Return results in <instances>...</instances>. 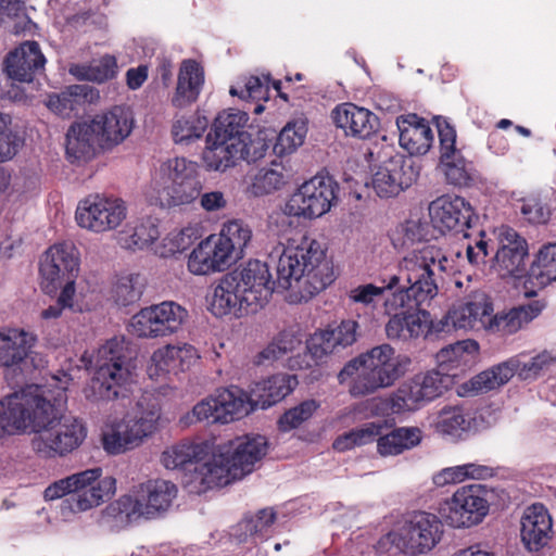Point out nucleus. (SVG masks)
<instances>
[{"label":"nucleus","instance_id":"1","mask_svg":"<svg viewBox=\"0 0 556 556\" xmlns=\"http://www.w3.org/2000/svg\"><path fill=\"white\" fill-rule=\"evenodd\" d=\"M452 270L451 261L441 248L428 244L404 257L397 273L384 282V314L393 316L384 326L389 339L407 341L428 338L431 316L419 309L438 294L437 279Z\"/></svg>","mask_w":556,"mask_h":556},{"label":"nucleus","instance_id":"2","mask_svg":"<svg viewBox=\"0 0 556 556\" xmlns=\"http://www.w3.org/2000/svg\"><path fill=\"white\" fill-rule=\"evenodd\" d=\"M230 273L239 282L252 313L268 303L276 286L282 290L296 287L313 296L336 279L332 262L326 258L325 249L317 240L306 236L299 243L294 244L293 241L282 248L276 265V280L267 263L258 260H250Z\"/></svg>","mask_w":556,"mask_h":556},{"label":"nucleus","instance_id":"3","mask_svg":"<svg viewBox=\"0 0 556 556\" xmlns=\"http://www.w3.org/2000/svg\"><path fill=\"white\" fill-rule=\"evenodd\" d=\"M298 384V379L289 374H276L254 383L250 393L236 386L217 389L213 395L202 400L192 409L199 421L228 424L240 419L255 408H268L287 395Z\"/></svg>","mask_w":556,"mask_h":556},{"label":"nucleus","instance_id":"4","mask_svg":"<svg viewBox=\"0 0 556 556\" xmlns=\"http://www.w3.org/2000/svg\"><path fill=\"white\" fill-rule=\"evenodd\" d=\"M249 119V114L240 110L218 113L206 136L207 146L202 154L207 169L225 172L239 161L252 163L265 156L269 144L260 136L253 137Z\"/></svg>","mask_w":556,"mask_h":556},{"label":"nucleus","instance_id":"5","mask_svg":"<svg viewBox=\"0 0 556 556\" xmlns=\"http://www.w3.org/2000/svg\"><path fill=\"white\" fill-rule=\"evenodd\" d=\"M63 395L59 393V397ZM62 399L46 396L40 386H29L0 400V440L7 437L40 432V428L52 424L58 417L56 402Z\"/></svg>","mask_w":556,"mask_h":556},{"label":"nucleus","instance_id":"6","mask_svg":"<svg viewBox=\"0 0 556 556\" xmlns=\"http://www.w3.org/2000/svg\"><path fill=\"white\" fill-rule=\"evenodd\" d=\"M202 188L198 163L177 156L160 165L144 194L152 205L176 207L193 203Z\"/></svg>","mask_w":556,"mask_h":556},{"label":"nucleus","instance_id":"7","mask_svg":"<svg viewBox=\"0 0 556 556\" xmlns=\"http://www.w3.org/2000/svg\"><path fill=\"white\" fill-rule=\"evenodd\" d=\"M96 364L90 383L94 399L113 401L127 397L134 367L125 340L115 337L102 344L98 349Z\"/></svg>","mask_w":556,"mask_h":556},{"label":"nucleus","instance_id":"8","mask_svg":"<svg viewBox=\"0 0 556 556\" xmlns=\"http://www.w3.org/2000/svg\"><path fill=\"white\" fill-rule=\"evenodd\" d=\"M443 525L439 517L415 511L401 520L384 535L391 548L408 556L430 552L441 540Z\"/></svg>","mask_w":556,"mask_h":556},{"label":"nucleus","instance_id":"9","mask_svg":"<svg viewBox=\"0 0 556 556\" xmlns=\"http://www.w3.org/2000/svg\"><path fill=\"white\" fill-rule=\"evenodd\" d=\"M554 358L544 351L527 362H521L518 356L484 370L472 377L466 387L473 393H486L507 383L515 374L522 380L535 379L543 370L547 369Z\"/></svg>","mask_w":556,"mask_h":556},{"label":"nucleus","instance_id":"10","mask_svg":"<svg viewBox=\"0 0 556 556\" xmlns=\"http://www.w3.org/2000/svg\"><path fill=\"white\" fill-rule=\"evenodd\" d=\"M338 184L329 176L316 175L303 182L285 205L289 216L316 218L326 214L337 199Z\"/></svg>","mask_w":556,"mask_h":556},{"label":"nucleus","instance_id":"11","mask_svg":"<svg viewBox=\"0 0 556 556\" xmlns=\"http://www.w3.org/2000/svg\"><path fill=\"white\" fill-rule=\"evenodd\" d=\"M87 429L83 421L72 416H61L31 440L33 450L40 456H64L76 450L85 440Z\"/></svg>","mask_w":556,"mask_h":556},{"label":"nucleus","instance_id":"12","mask_svg":"<svg viewBox=\"0 0 556 556\" xmlns=\"http://www.w3.org/2000/svg\"><path fill=\"white\" fill-rule=\"evenodd\" d=\"M489 508V492L481 484H471L457 489L441 505L440 514L453 528H469L480 523Z\"/></svg>","mask_w":556,"mask_h":556},{"label":"nucleus","instance_id":"13","mask_svg":"<svg viewBox=\"0 0 556 556\" xmlns=\"http://www.w3.org/2000/svg\"><path fill=\"white\" fill-rule=\"evenodd\" d=\"M187 317L185 307L173 301H164L141 308L131 317L130 327L139 338H163L180 330Z\"/></svg>","mask_w":556,"mask_h":556},{"label":"nucleus","instance_id":"14","mask_svg":"<svg viewBox=\"0 0 556 556\" xmlns=\"http://www.w3.org/2000/svg\"><path fill=\"white\" fill-rule=\"evenodd\" d=\"M127 207L121 198L89 195L76 210L77 224L97 233L116 229L126 218Z\"/></svg>","mask_w":556,"mask_h":556},{"label":"nucleus","instance_id":"15","mask_svg":"<svg viewBox=\"0 0 556 556\" xmlns=\"http://www.w3.org/2000/svg\"><path fill=\"white\" fill-rule=\"evenodd\" d=\"M492 312L493 306L488 294L481 290L472 291L463 302L448 309L439 323L431 321V332L428 338L451 329H472L478 324L483 326L484 318H489Z\"/></svg>","mask_w":556,"mask_h":556},{"label":"nucleus","instance_id":"16","mask_svg":"<svg viewBox=\"0 0 556 556\" xmlns=\"http://www.w3.org/2000/svg\"><path fill=\"white\" fill-rule=\"evenodd\" d=\"M353 378L350 392L354 396L372 393L382 387V345L350 361L339 372L340 383Z\"/></svg>","mask_w":556,"mask_h":556},{"label":"nucleus","instance_id":"17","mask_svg":"<svg viewBox=\"0 0 556 556\" xmlns=\"http://www.w3.org/2000/svg\"><path fill=\"white\" fill-rule=\"evenodd\" d=\"M78 252L73 243L62 242L50 247L39 264L41 288L46 293L54 292L67 277H77Z\"/></svg>","mask_w":556,"mask_h":556},{"label":"nucleus","instance_id":"18","mask_svg":"<svg viewBox=\"0 0 556 556\" xmlns=\"http://www.w3.org/2000/svg\"><path fill=\"white\" fill-rule=\"evenodd\" d=\"M159 414L150 410L139 418H124L113 425L111 432L104 433L102 443L110 454H119L138 446L157 428Z\"/></svg>","mask_w":556,"mask_h":556},{"label":"nucleus","instance_id":"19","mask_svg":"<svg viewBox=\"0 0 556 556\" xmlns=\"http://www.w3.org/2000/svg\"><path fill=\"white\" fill-rule=\"evenodd\" d=\"M102 469L97 467L68 476L71 489L75 493L70 504L74 513L86 511L100 505L104 497L114 493L115 479L106 477L100 479Z\"/></svg>","mask_w":556,"mask_h":556},{"label":"nucleus","instance_id":"20","mask_svg":"<svg viewBox=\"0 0 556 556\" xmlns=\"http://www.w3.org/2000/svg\"><path fill=\"white\" fill-rule=\"evenodd\" d=\"M428 211L433 227L441 232H463L477 219L470 203L458 195H441L429 204Z\"/></svg>","mask_w":556,"mask_h":556},{"label":"nucleus","instance_id":"21","mask_svg":"<svg viewBox=\"0 0 556 556\" xmlns=\"http://www.w3.org/2000/svg\"><path fill=\"white\" fill-rule=\"evenodd\" d=\"M99 147L102 151H109L121 144L132 131V112L123 105L97 114L89 122Z\"/></svg>","mask_w":556,"mask_h":556},{"label":"nucleus","instance_id":"22","mask_svg":"<svg viewBox=\"0 0 556 556\" xmlns=\"http://www.w3.org/2000/svg\"><path fill=\"white\" fill-rule=\"evenodd\" d=\"M237 258L217 233L202 240L190 253L188 270L193 275L204 276L228 269Z\"/></svg>","mask_w":556,"mask_h":556},{"label":"nucleus","instance_id":"23","mask_svg":"<svg viewBox=\"0 0 556 556\" xmlns=\"http://www.w3.org/2000/svg\"><path fill=\"white\" fill-rule=\"evenodd\" d=\"M267 445L266 438L257 434L237 437L218 447L232 468V477L242 479L252 472L255 464L265 456Z\"/></svg>","mask_w":556,"mask_h":556},{"label":"nucleus","instance_id":"24","mask_svg":"<svg viewBox=\"0 0 556 556\" xmlns=\"http://www.w3.org/2000/svg\"><path fill=\"white\" fill-rule=\"evenodd\" d=\"M528 244L515 229L502 227L498 232V247L493 257V267L502 277H519L526 269Z\"/></svg>","mask_w":556,"mask_h":556},{"label":"nucleus","instance_id":"25","mask_svg":"<svg viewBox=\"0 0 556 556\" xmlns=\"http://www.w3.org/2000/svg\"><path fill=\"white\" fill-rule=\"evenodd\" d=\"M208 309L216 317L227 315L237 318L252 313V308L244 301L239 282L231 273L225 274L214 286L211 296H207Z\"/></svg>","mask_w":556,"mask_h":556},{"label":"nucleus","instance_id":"26","mask_svg":"<svg viewBox=\"0 0 556 556\" xmlns=\"http://www.w3.org/2000/svg\"><path fill=\"white\" fill-rule=\"evenodd\" d=\"M36 341L34 334L23 329L0 330V368L22 372Z\"/></svg>","mask_w":556,"mask_h":556},{"label":"nucleus","instance_id":"27","mask_svg":"<svg viewBox=\"0 0 556 556\" xmlns=\"http://www.w3.org/2000/svg\"><path fill=\"white\" fill-rule=\"evenodd\" d=\"M236 480H239L238 477H232V468L218 448V452L207 460H204V454L201 455L191 478L186 480V484H194L197 492L201 493L225 486Z\"/></svg>","mask_w":556,"mask_h":556},{"label":"nucleus","instance_id":"28","mask_svg":"<svg viewBox=\"0 0 556 556\" xmlns=\"http://www.w3.org/2000/svg\"><path fill=\"white\" fill-rule=\"evenodd\" d=\"M334 125L342 128L345 135L369 138L380 125L379 117L365 108L351 102L338 104L331 112Z\"/></svg>","mask_w":556,"mask_h":556},{"label":"nucleus","instance_id":"29","mask_svg":"<svg viewBox=\"0 0 556 556\" xmlns=\"http://www.w3.org/2000/svg\"><path fill=\"white\" fill-rule=\"evenodd\" d=\"M395 126L399 142L412 155L426 154L433 144L434 135L428 122L417 114L397 116Z\"/></svg>","mask_w":556,"mask_h":556},{"label":"nucleus","instance_id":"30","mask_svg":"<svg viewBox=\"0 0 556 556\" xmlns=\"http://www.w3.org/2000/svg\"><path fill=\"white\" fill-rule=\"evenodd\" d=\"M45 63L38 42L26 41L8 54L4 66L10 78L29 83L43 70Z\"/></svg>","mask_w":556,"mask_h":556},{"label":"nucleus","instance_id":"31","mask_svg":"<svg viewBox=\"0 0 556 556\" xmlns=\"http://www.w3.org/2000/svg\"><path fill=\"white\" fill-rule=\"evenodd\" d=\"M552 533V518L542 504L528 507L521 518L520 536L525 547L530 552H538L549 541Z\"/></svg>","mask_w":556,"mask_h":556},{"label":"nucleus","instance_id":"32","mask_svg":"<svg viewBox=\"0 0 556 556\" xmlns=\"http://www.w3.org/2000/svg\"><path fill=\"white\" fill-rule=\"evenodd\" d=\"M135 491L143 510V517L147 519L154 518L161 513L166 511L178 492L177 486L173 482L162 479L141 483Z\"/></svg>","mask_w":556,"mask_h":556},{"label":"nucleus","instance_id":"33","mask_svg":"<svg viewBox=\"0 0 556 556\" xmlns=\"http://www.w3.org/2000/svg\"><path fill=\"white\" fill-rule=\"evenodd\" d=\"M195 357V349L191 345H166L153 352L147 372L151 379H157L166 374L185 371Z\"/></svg>","mask_w":556,"mask_h":556},{"label":"nucleus","instance_id":"34","mask_svg":"<svg viewBox=\"0 0 556 556\" xmlns=\"http://www.w3.org/2000/svg\"><path fill=\"white\" fill-rule=\"evenodd\" d=\"M204 85V70L199 62L187 59L181 62L177 86L172 97V104L182 109L197 102Z\"/></svg>","mask_w":556,"mask_h":556},{"label":"nucleus","instance_id":"35","mask_svg":"<svg viewBox=\"0 0 556 556\" xmlns=\"http://www.w3.org/2000/svg\"><path fill=\"white\" fill-rule=\"evenodd\" d=\"M204 85V70L199 62L187 59L181 62L177 86L172 97V104L182 109L197 102Z\"/></svg>","mask_w":556,"mask_h":556},{"label":"nucleus","instance_id":"36","mask_svg":"<svg viewBox=\"0 0 556 556\" xmlns=\"http://www.w3.org/2000/svg\"><path fill=\"white\" fill-rule=\"evenodd\" d=\"M99 151L96 132L89 122L75 123L66 132V157L71 163H86L92 160Z\"/></svg>","mask_w":556,"mask_h":556},{"label":"nucleus","instance_id":"37","mask_svg":"<svg viewBox=\"0 0 556 556\" xmlns=\"http://www.w3.org/2000/svg\"><path fill=\"white\" fill-rule=\"evenodd\" d=\"M98 97V91L89 85H72L61 93L50 94L47 106L56 115L65 118L71 117L73 112H77Z\"/></svg>","mask_w":556,"mask_h":556},{"label":"nucleus","instance_id":"38","mask_svg":"<svg viewBox=\"0 0 556 556\" xmlns=\"http://www.w3.org/2000/svg\"><path fill=\"white\" fill-rule=\"evenodd\" d=\"M545 307L546 303L542 300L518 305L505 314L495 315L490 323V327L504 336L516 333L535 319Z\"/></svg>","mask_w":556,"mask_h":556},{"label":"nucleus","instance_id":"39","mask_svg":"<svg viewBox=\"0 0 556 556\" xmlns=\"http://www.w3.org/2000/svg\"><path fill=\"white\" fill-rule=\"evenodd\" d=\"M417 178L412 161L402 154L390 155L384 162V197H396Z\"/></svg>","mask_w":556,"mask_h":556},{"label":"nucleus","instance_id":"40","mask_svg":"<svg viewBox=\"0 0 556 556\" xmlns=\"http://www.w3.org/2000/svg\"><path fill=\"white\" fill-rule=\"evenodd\" d=\"M202 454L205 453L200 444H176L162 453L161 463L166 469L182 471L186 481L191 478Z\"/></svg>","mask_w":556,"mask_h":556},{"label":"nucleus","instance_id":"41","mask_svg":"<svg viewBox=\"0 0 556 556\" xmlns=\"http://www.w3.org/2000/svg\"><path fill=\"white\" fill-rule=\"evenodd\" d=\"M270 83L279 98L288 101V94L281 90V81L271 80L269 75H263L262 77L254 75L244 76L237 83V86L230 88L229 92L231 96H238L242 100L267 101L269 98Z\"/></svg>","mask_w":556,"mask_h":556},{"label":"nucleus","instance_id":"42","mask_svg":"<svg viewBox=\"0 0 556 556\" xmlns=\"http://www.w3.org/2000/svg\"><path fill=\"white\" fill-rule=\"evenodd\" d=\"M160 237L156 219L146 217L140 219L132 228L118 233L117 242L121 248L129 251H140L149 248Z\"/></svg>","mask_w":556,"mask_h":556},{"label":"nucleus","instance_id":"43","mask_svg":"<svg viewBox=\"0 0 556 556\" xmlns=\"http://www.w3.org/2000/svg\"><path fill=\"white\" fill-rule=\"evenodd\" d=\"M139 517H143V510L136 491L111 502L101 514L102 521L114 527H125Z\"/></svg>","mask_w":556,"mask_h":556},{"label":"nucleus","instance_id":"44","mask_svg":"<svg viewBox=\"0 0 556 556\" xmlns=\"http://www.w3.org/2000/svg\"><path fill=\"white\" fill-rule=\"evenodd\" d=\"M146 288V279L138 273L121 274L112 283L110 295L118 306H130L138 303Z\"/></svg>","mask_w":556,"mask_h":556},{"label":"nucleus","instance_id":"45","mask_svg":"<svg viewBox=\"0 0 556 556\" xmlns=\"http://www.w3.org/2000/svg\"><path fill=\"white\" fill-rule=\"evenodd\" d=\"M414 394L422 405L440 397L452 384V377L437 370L415 376L409 382Z\"/></svg>","mask_w":556,"mask_h":556},{"label":"nucleus","instance_id":"46","mask_svg":"<svg viewBox=\"0 0 556 556\" xmlns=\"http://www.w3.org/2000/svg\"><path fill=\"white\" fill-rule=\"evenodd\" d=\"M382 425L378 422H368L362 428L352 429L349 432L339 435L332 443L333 450L338 452H345L362 446L374 441L377 442V451L382 455V437L380 431Z\"/></svg>","mask_w":556,"mask_h":556},{"label":"nucleus","instance_id":"47","mask_svg":"<svg viewBox=\"0 0 556 556\" xmlns=\"http://www.w3.org/2000/svg\"><path fill=\"white\" fill-rule=\"evenodd\" d=\"M529 279L539 287L556 281V243L543 245L529 269Z\"/></svg>","mask_w":556,"mask_h":556},{"label":"nucleus","instance_id":"48","mask_svg":"<svg viewBox=\"0 0 556 556\" xmlns=\"http://www.w3.org/2000/svg\"><path fill=\"white\" fill-rule=\"evenodd\" d=\"M494 476V469L485 465L468 463L459 466L446 467L433 476L437 486L459 483L466 479H486Z\"/></svg>","mask_w":556,"mask_h":556},{"label":"nucleus","instance_id":"49","mask_svg":"<svg viewBox=\"0 0 556 556\" xmlns=\"http://www.w3.org/2000/svg\"><path fill=\"white\" fill-rule=\"evenodd\" d=\"M307 134V121L295 118L287 123L277 136L273 151L277 156H283L294 152L303 144Z\"/></svg>","mask_w":556,"mask_h":556},{"label":"nucleus","instance_id":"50","mask_svg":"<svg viewBox=\"0 0 556 556\" xmlns=\"http://www.w3.org/2000/svg\"><path fill=\"white\" fill-rule=\"evenodd\" d=\"M217 236L228 245L238 261L243 257L244 249L251 242L252 229L241 219H231L223 225Z\"/></svg>","mask_w":556,"mask_h":556},{"label":"nucleus","instance_id":"51","mask_svg":"<svg viewBox=\"0 0 556 556\" xmlns=\"http://www.w3.org/2000/svg\"><path fill=\"white\" fill-rule=\"evenodd\" d=\"M422 431L418 427H399L384 433V455H399L420 444Z\"/></svg>","mask_w":556,"mask_h":556},{"label":"nucleus","instance_id":"52","mask_svg":"<svg viewBox=\"0 0 556 556\" xmlns=\"http://www.w3.org/2000/svg\"><path fill=\"white\" fill-rule=\"evenodd\" d=\"M205 116L192 114L177 118L172 127L173 139L176 143L189 144L200 139L207 129Z\"/></svg>","mask_w":556,"mask_h":556},{"label":"nucleus","instance_id":"53","mask_svg":"<svg viewBox=\"0 0 556 556\" xmlns=\"http://www.w3.org/2000/svg\"><path fill=\"white\" fill-rule=\"evenodd\" d=\"M440 159L448 184L463 187L471 181L472 164L463 156L460 151L451 154L448 159L441 156Z\"/></svg>","mask_w":556,"mask_h":556},{"label":"nucleus","instance_id":"54","mask_svg":"<svg viewBox=\"0 0 556 556\" xmlns=\"http://www.w3.org/2000/svg\"><path fill=\"white\" fill-rule=\"evenodd\" d=\"M286 184V176L281 168H261L252 179L249 187L250 192L255 197L270 194L281 189Z\"/></svg>","mask_w":556,"mask_h":556},{"label":"nucleus","instance_id":"55","mask_svg":"<svg viewBox=\"0 0 556 556\" xmlns=\"http://www.w3.org/2000/svg\"><path fill=\"white\" fill-rule=\"evenodd\" d=\"M320 407L316 400H305L299 405L286 410L278 419V428L282 432L290 431L307 421Z\"/></svg>","mask_w":556,"mask_h":556},{"label":"nucleus","instance_id":"56","mask_svg":"<svg viewBox=\"0 0 556 556\" xmlns=\"http://www.w3.org/2000/svg\"><path fill=\"white\" fill-rule=\"evenodd\" d=\"M301 339L291 331L279 332L273 341L258 354L260 363L263 361H277L301 345Z\"/></svg>","mask_w":556,"mask_h":556},{"label":"nucleus","instance_id":"57","mask_svg":"<svg viewBox=\"0 0 556 556\" xmlns=\"http://www.w3.org/2000/svg\"><path fill=\"white\" fill-rule=\"evenodd\" d=\"M469 428V421L459 407H444L439 413L435 429L444 435L456 437Z\"/></svg>","mask_w":556,"mask_h":556},{"label":"nucleus","instance_id":"58","mask_svg":"<svg viewBox=\"0 0 556 556\" xmlns=\"http://www.w3.org/2000/svg\"><path fill=\"white\" fill-rule=\"evenodd\" d=\"M414 393L410 383L402 384L388 399H384V414L388 412V414L399 415L416 410L421 404Z\"/></svg>","mask_w":556,"mask_h":556},{"label":"nucleus","instance_id":"59","mask_svg":"<svg viewBox=\"0 0 556 556\" xmlns=\"http://www.w3.org/2000/svg\"><path fill=\"white\" fill-rule=\"evenodd\" d=\"M410 358L404 354H395L393 348L384 344V387L403 377L410 366Z\"/></svg>","mask_w":556,"mask_h":556},{"label":"nucleus","instance_id":"60","mask_svg":"<svg viewBox=\"0 0 556 556\" xmlns=\"http://www.w3.org/2000/svg\"><path fill=\"white\" fill-rule=\"evenodd\" d=\"M276 521V513L271 508H263L255 516L245 517L240 527L245 534L264 539Z\"/></svg>","mask_w":556,"mask_h":556},{"label":"nucleus","instance_id":"61","mask_svg":"<svg viewBox=\"0 0 556 556\" xmlns=\"http://www.w3.org/2000/svg\"><path fill=\"white\" fill-rule=\"evenodd\" d=\"M306 349L315 361H321L325 356L339 351L333 334L329 329L316 331L307 340Z\"/></svg>","mask_w":556,"mask_h":556},{"label":"nucleus","instance_id":"62","mask_svg":"<svg viewBox=\"0 0 556 556\" xmlns=\"http://www.w3.org/2000/svg\"><path fill=\"white\" fill-rule=\"evenodd\" d=\"M479 351V344L477 341L467 339L457 341L453 344H448L442 348L437 353V362L439 364L452 363L463 359L466 355H475Z\"/></svg>","mask_w":556,"mask_h":556},{"label":"nucleus","instance_id":"63","mask_svg":"<svg viewBox=\"0 0 556 556\" xmlns=\"http://www.w3.org/2000/svg\"><path fill=\"white\" fill-rule=\"evenodd\" d=\"M439 140L441 157L448 159L451 154L458 152L456 149V130L454 126L443 116H434Z\"/></svg>","mask_w":556,"mask_h":556},{"label":"nucleus","instance_id":"64","mask_svg":"<svg viewBox=\"0 0 556 556\" xmlns=\"http://www.w3.org/2000/svg\"><path fill=\"white\" fill-rule=\"evenodd\" d=\"M521 214L532 224H545L551 216L549 208L538 198H527L520 207Z\"/></svg>","mask_w":556,"mask_h":556}]
</instances>
